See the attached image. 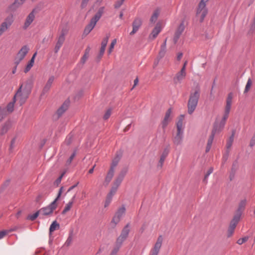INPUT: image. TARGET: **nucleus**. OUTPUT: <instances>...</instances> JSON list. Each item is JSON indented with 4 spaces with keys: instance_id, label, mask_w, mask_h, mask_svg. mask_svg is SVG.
I'll return each instance as SVG.
<instances>
[{
    "instance_id": "obj_32",
    "label": "nucleus",
    "mask_w": 255,
    "mask_h": 255,
    "mask_svg": "<svg viewBox=\"0 0 255 255\" xmlns=\"http://www.w3.org/2000/svg\"><path fill=\"white\" fill-rule=\"evenodd\" d=\"M159 13H160L159 10H158V9L155 10L153 11V14H152V15L150 18V22L151 23H154L156 21V20L158 17V16L159 15Z\"/></svg>"
},
{
    "instance_id": "obj_14",
    "label": "nucleus",
    "mask_w": 255,
    "mask_h": 255,
    "mask_svg": "<svg viewBox=\"0 0 255 255\" xmlns=\"http://www.w3.org/2000/svg\"><path fill=\"white\" fill-rule=\"evenodd\" d=\"M162 29V26L160 22H157L149 35V38L151 40L154 39L160 32Z\"/></svg>"
},
{
    "instance_id": "obj_51",
    "label": "nucleus",
    "mask_w": 255,
    "mask_h": 255,
    "mask_svg": "<svg viewBox=\"0 0 255 255\" xmlns=\"http://www.w3.org/2000/svg\"><path fill=\"white\" fill-rule=\"evenodd\" d=\"M25 0H15L13 5L17 7L21 5Z\"/></svg>"
},
{
    "instance_id": "obj_20",
    "label": "nucleus",
    "mask_w": 255,
    "mask_h": 255,
    "mask_svg": "<svg viewBox=\"0 0 255 255\" xmlns=\"http://www.w3.org/2000/svg\"><path fill=\"white\" fill-rule=\"evenodd\" d=\"M122 156V152L121 151H117L116 153L115 157L112 160V162L110 167L113 169H115V167L118 164Z\"/></svg>"
},
{
    "instance_id": "obj_36",
    "label": "nucleus",
    "mask_w": 255,
    "mask_h": 255,
    "mask_svg": "<svg viewBox=\"0 0 255 255\" xmlns=\"http://www.w3.org/2000/svg\"><path fill=\"white\" fill-rule=\"evenodd\" d=\"M247 203V201L246 199L242 200L239 205V210L240 211H243L246 206Z\"/></svg>"
},
{
    "instance_id": "obj_62",
    "label": "nucleus",
    "mask_w": 255,
    "mask_h": 255,
    "mask_svg": "<svg viewBox=\"0 0 255 255\" xmlns=\"http://www.w3.org/2000/svg\"><path fill=\"white\" fill-rule=\"evenodd\" d=\"M61 47V46L56 44L55 48H54V51H55V53H57L58 52V51L59 50V49H60Z\"/></svg>"
},
{
    "instance_id": "obj_47",
    "label": "nucleus",
    "mask_w": 255,
    "mask_h": 255,
    "mask_svg": "<svg viewBox=\"0 0 255 255\" xmlns=\"http://www.w3.org/2000/svg\"><path fill=\"white\" fill-rule=\"evenodd\" d=\"M118 188L114 187L113 186L112 187L110 192L108 194V196H110L112 197L114 196V195L116 194Z\"/></svg>"
},
{
    "instance_id": "obj_56",
    "label": "nucleus",
    "mask_w": 255,
    "mask_h": 255,
    "mask_svg": "<svg viewBox=\"0 0 255 255\" xmlns=\"http://www.w3.org/2000/svg\"><path fill=\"white\" fill-rule=\"evenodd\" d=\"M124 2V1L122 0H117L115 4V7L116 8H119L123 4Z\"/></svg>"
},
{
    "instance_id": "obj_30",
    "label": "nucleus",
    "mask_w": 255,
    "mask_h": 255,
    "mask_svg": "<svg viewBox=\"0 0 255 255\" xmlns=\"http://www.w3.org/2000/svg\"><path fill=\"white\" fill-rule=\"evenodd\" d=\"M166 51V39L163 43L161 45L160 50L159 52L158 56L161 58L164 57Z\"/></svg>"
},
{
    "instance_id": "obj_33",
    "label": "nucleus",
    "mask_w": 255,
    "mask_h": 255,
    "mask_svg": "<svg viewBox=\"0 0 255 255\" xmlns=\"http://www.w3.org/2000/svg\"><path fill=\"white\" fill-rule=\"evenodd\" d=\"M68 107V104L67 103H64L61 107L57 110V114L61 116L64 112H65Z\"/></svg>"
},
{
    "instance_id": "obj_3",
    "label": "nucleus",
    "mask_w": 255,
    "mask_h": 255,
    "mask_svg": "<svg viewBox=\"0 0 255 255\" xmlns=\"http://www.w3.org/2000/svg\"><path fill=\"white\" fill-rule=\"evenodd\" d=\"M200 97L199 90H196L190 94L188 103V112L191 114L195 110Z\"/></svg>"
},
{
    "instance_id": "obj_13",
    "label": "nucleus",
    "mask_w": 255,
    "mask_h": 255,
    "mask_svg": "<svg viewBox=\"0 0 255 255\" xmlns=\"http://www.w3.org/2000/svg\"><path fill=\"white\" fill-rule=\"evenodd\" d=\"M186 76V72L183 69H181L177 72L173 78V82L175 84H180Z\"/></svg>"
},
{
    "instance_id": "obj_42",
    "label": "nucleus",
    "mask_w": 255,
    "mask_h": 255,
    "mask_svg": "<svg viewBox=\"0 0 255 255\" xmlns=\"http://www.w3.org/2000/svg\"><path fill=\"white\" fill-rule=\"evenodd\" d=\"M9 128V124L8 123H5L1 129V130H0V133L1 134H4L5 133H6L7 132V131L8 130Z\"/></svg>"
},
{
    "instance_id": "obj_37",
    "label": "nucleus",
    "mask_w": 255,
    "mask_h": 255,
    "mask_svg": "<svg viewBox=\"0 0 255 255\" xmlns=\"http://www.w3.org/2000/svg\"><path fill=\"white\" fill-rule=\"evenodd\" d=\"M252 84H253V81L250 78H249L248 80L247 84L246 85L245 89L244 90V93H248L250 91Z\"/></svg>"
},
{
    "instance_id": "obj_35",
    "label": "nucleus",
    "mask_w": 255,
    "mask_h": 255,
    "mask_svg": "<svg viewBox=\"0 0 255 255\" xmlns=\"http://www.w3.org/2000/svg\"><path fill=\"white\" fill-rule=\"evenodd\" d=\"M7 115L5 112L4 107H0V122H1L6 117Z\"/></svg>"
},
{
    "instance_id": "obj_19",
    "label": "nucleus",
    "mask_w": 255,
    "mask_h": 255,
    "mask_svg": "<svg viewBox=\"0 0 255 255\" xmlns=\"http://www.w3.org/2000/svg\"><path fill=\"white\" fill-rule=\"evenodd\" d=\"M141 23V19L139 18H135L132 23V30L130 32V34L133 35L136 33L140 27Z\"/></svg>"
},
{
    "instance_id": "obj_4",
    "label": "nucleus",
    "mask_w": 255,
    "mask_h": 255,
    "mask_svg": "<svg viewBox=\"0 0 255 255\" xmlns=\"http://www.w3.org/2000/svg\"><path fill=\"white\" fill-rule=\"evenodd\" d=\"M104 12V7H101L93 17L91 19L90 23L84 29V33H89L95 26L97 22L99 20Z\"/></svg>"
},
{
    "instance_id": "obj_18",
    "label": "nucleus",
    "mask_w": 255,
    "mask_h": 255,
    "mask_svg": "<svg viewBox=\"0 0 255 255\" xmlns=\"http://www.w3.org/2000/svg\"><path fill=\"white\" fill-rule=\"evenodd\" d=\"M184 116L183 115H181L178 119L177 122L176 123V128L177 132H184Z\"/></svg>"
},
{
    "instance_id": "obj_46",
    "label": "nucleus",
    "mask_w": 255,
    "mask_h": 255,
    "mask_svg": "<svg viewBox=\"0 0 255 255\" xmlns=\"http://www.w3.org/2000/svg\"><path fill=\"white\" fill-rule=\"evenodd\" d=\"M249 239L248 237H245L244 238L239 239L237 242V243L240 245H241L246 242Z\"/></svg>"
},
{
    "instance_id": "obj_34",
    "label": "nucleus",
    "mask_w": 255,
    "mask_h": 255,
    "mask_svg": "<svg viewBox=\"0 0 255 255\" xmlns=\"http://www.w3.org/2000/svg\"><path fill=\"white\" fill-rule=\"evenodd\" d=\"M59 228V224L56 221H54L51 225L49 229V233L51 235L54 231Z\"/></svg>"
},
{
    "instance_id": "obj_50",
    "label": "nucleus",
    "mask_w": 255,
    "mask_h": 255,
    "mask_svg": "<svg viewBox=\"0 0 255 255\" xmlns=\"http://www.w3.org/2000/svg\"><path fill=\"white\" fill-rule=\"evenodd\" d=\"M234 230H235L234 229L229 227V229L228 230L227 233V236L228 238H230L232 236V235L234 234Z\"/></svg>"
},
{
    "instance_id": "obj_57",
    "label": "nucleus",
    "mask_w": 255,
    "mask_h": 255,
    "mask_svg": "<svg viewBox=\"0 0 255 255\" xmlns=\"http://www.w3.org/2000/svg\"><path fill=\"white\" fill-rule=\"evenodd\" d=\"M63 174H62L60 177H59L54 182V185L56 186H58L59 184L61 183L62 178L63 177Z\"/></svg>"
},
{
    "instance_id": "obj_15",
    "label": "nucleus",
    "mask_w": 255,
    "mask_h": 255,
    "mask_svg": "<svg viewBox=\"0 0 255 255\" xmlns=\"http://www.w3.org/2000/svg\"><path fill=\"white\" fill-rule=\"evenodd\" d=\"M33 85V82L31 80H27L24 84H22L20 87H22V92L29 96L31 93Z\"/></svg>"
},
{
    "instance_id": "obj_63",
    "label": "nucleus",
    "mask_w": 255,
    "mask_h": 255,
    "mask_svg": "<svg viewBox=\"0 0 255 255\" xmlns=\"http://www.w3.org/2000/svg\"><path fill=\"white\" fill-rule=\"evenodd\" d=\"M15 140L14 138L12 139L11 141V144L10 146V149L11 150L14 146Z\"/></svg>"
},
{
    "instance_id": "obj_53",
    "label": "nucleus",
    "mask_w": 255,
    "mask_h": 255,
    "mask_svg": "<svg viewBox=\"0 0 255 255\" xmlns=\"http://www.w3.org/2000/svg\"><path fill=\"white\" fill-rule=\"evenodd\" d=\"M121 247H119V246H117L116 245V247L113 250L110 255H117V253L118 252Z\"/></svg>"
},
{
    "instance_id": "obj_27",
    "label": "nucleus",
    "mask_w": 255,
    "mask_h": 255,
    "mask_svg": "<svg viewBox=\"0 0 255 255\" xmlns=\"http://www.w3.org/2000/svg\"><path fill=\"white\" fill-rule=\"evenodd\" d=\"M16 102L15 101H14V99H13V101L9 102L7 106L4 107L5 108V112H6V114L7 115L12 113L14 110V103Z\"/></svg>"
},
{
    "instance_id": "obj_44",
    "label": "nucleus",
    "mask_w": 255,
    "mask_h": 255,
    "mask_svg": "<svg viewBox=\"0 0 255 255\" xmlns=\"http://www.w3.org/2000/svg\"><path fill=\"white\" fill-rule=\"evenodd\" d=\"M39 215H40L39 210L34 214L28 216V219L31 221H33Z\"/></svg>"
},
{
    "instance_id": "obj_52",
    "label": "nucleus",
    "mask_w": 255,
    "mask_h": 255,
    "mask_svg": "<svg viewBox=\"0 0 255 255\" xmlns=\"http://www.w3.org/2000/svg\"><path fill=\"white\" fill-rule=\"evenodd\" d=\"M111 113H112V110L111 109L108 110L106 112V113L104 116V119L105 120H107L108 119H109L111 115Z\"/></svg>"
},
{
    "instance_id": "obj_64",
    "label": "nucleus",
    "mask_w": 255,
    "mask_h": 255,
    "mask_svg": "<svg viewBox=\"0 0 255 255\" xmlns=\"http://www.w3.org/2000/svg\"><path fill=\"white\" fill-rule=\"evenodd\" d=\"M138 79L137 78H136L134 80V84H133V86L132 89H133L138 84Z\"/></svg>"
},
{
    "instance_id": "obj_31",
    "label": "nucleus",
    "mask_w": 255,
    "mask_h": 255,
    "mask_svg": "<svg viewBox=\"0 0 255 255\" xmlns=\"http://www.w3.org/2000/svg\"><path fill=\"white\" fill-rule=\"evenodd\" d=\"M75 198V196L73 197L71 201H69L64 207V209H63L62 211V214H65L67 212L70 210L72 207L73 206V203H74V198Z\"/></svg>"
},
{
    "instance_id": "obj_29",
    "label": "nucleus",
    "mask_w": 255,
    "mask_h": 255,
    "mask_svg": "<svg viewBox=\"0 0 255 255\" xmlns=\"http://www.w3.org/2000/svg\"><path fill=\"white\" fill-rule=\"evenodd\" d=\"M115 173V169L112 168L110 167V169L109 171V172L107 173V175L105 178V182L107 184H108L112 180Z\"/></svg>"
},
{
    "instance_id": "obj_1",
    "label": "nucleus",
    "mask_w": 255,
    "mask_h": 255,
    "mask_svg": "<svg viewBox=\"0 0 255 255\" xmlns=\"http://www.w3.org/2000/svg\"><path fill=\"white\" fill-rule=\"evenodd\" d=\"M233 95L232 93H230L228 95L226 100V105L225 107V111L222 117L221 123L219 124L220 125V129L219 130H221L225 124L226 121L227 120L229 113L230 112L231 109V106L233 103Z\"/></svg>"
},
{
    "instance_id": "obj_38",
    "label": "nucleus",
    "mask_w": 255,
    "mask_h": 255,
    "mask_svg": "<svg viewBox=\"0 0 255 255\" xmlns=\"http://www.w3.org/2000/svg\"><path fill=\"white\" fill-rule=\"evenodd\" d=\"M90 50V49L89 47L86 48V49L85 50V54L83 55V56L82 57V58H81V62L83 63H84L87 60V59L89 57Z\"/></svg>"
},
{
    "instance_id": "obj_39",
    "label": "nucleus",
    "mask_w": 255,
    "mask_h": 255,
    "mask_svg": "<svg viewBox=\"0 0 255 255\" xmlns=\"http://www.w3.org/2000/svg\"><path fill=\"white\" fill-rule=\"evenodd\" d=\"M123 179H124L123 178L118 176V177H117V178L116 179V180L114 181L113 186L116 187L118 188L119 186L122 183Z\"/></svg>"
},
{
    "instance_id": "obj_40",
    "label": "nucleus",
    "mask_w": 255,
    "mask_h": 255,
    "mask_svg": "<svg viewBox=\"0 0 255 255\" xmlns=\"http://www.w3.org/2000/svg\"><path fill=\"white\" fill-rule=\"evenodd\" d=\"M117 40L116 39H114V40H112V41L110 44V47L109 48L108 51L109 54H110L112 53V52L113 51V50L114 48V46L116 45V44L117 43Z\"/></svg>"
},
{
    "instance_id": "obj_2",
    "label": "nucleus",
    "mask_w": 255,
    "mask_h": 255,
    "mask_svg": "<svg viewBox=\"0 0 255 255\" xmlns=\"http://www.w3.org/2000/svg\"><path fill=\"white\" fill-rule=\"evenodd\" d=\"M209 0H201L196 9V17L202 22L207 14V9L206 7Z\"/></svg>"
},
{
    "instance_id": "obj_12",
    "label": "nucleus",
    "mask_w": 255,
    "mask_h": 255,
    "mask_svg": "<svg viewBox=\"0 0 255 255\" xmlns=\"http://www.w3.org/2000/svg\"><path fill=\"white\" fill-rule=\"evenodd\" d=\"M126 212V208L124 207L120 208L114 216L111 224L115 226L121 220V218L124 216Z\"/></svg>"
},
{
    "instance_id": "obj_17",
    "label": "nucleus",
    "mask_w": 255,
    "mask_h": 255,
    "mask_svg": "<svg viewBox=\"0 0 255 255\" xmlns=\"http://www.w3.org/2000/svg\"><path fill=\"white\" fill-rule=\"evenodd\" d=\"M184 28H185V25H184V22H182L178 26V27H177V28L175 31V34H174V36L173 37V41H174V43H176L177 42L181 34L183 32Z\"/></svg>"
},
{
    "instance_id": "obj_60",
    "label": "nucleus",
    "mask_w": 255,
    "mask_h": 255,
    "mask_svg": "<svg viewBox=\"0 0 255 255\" xmlns=\"http://www.w3.org/2000/svg\"><path fill=\"white\" fill-rule=\"evenodd\" d=\"M213 168H210V169H209V170H208L205 176V180L206 179L208 178V176L210 174H211L213 172Z\"/></svg>"
},
{
    "instance_id": "obj_22",
    "label": "nucleus",
    "mask_w": 255,
    "mask_h": 255,
    "mask_svg": "<svg viewBox=\"0 0 255 255\" xmlns=\"http://www.w3.org/2000/svg\"><path fill=\"white\" fill-rule=\"evenodd\" d=\"M34 18H35L34 12V11H32L27 16L25 21L24 22L23 28L24 29H26L31 24V23L33 22Z\"/></svg>"
},
{
    "instance_id": "obj_24",
    "label": "nucleus",
    "mask_w": 255,
    "mask_h": 255,
    "mask_svg": "<svg viewBox=\"0 0 255 255\" xmlns=\"http://www.w3.org/2000/svg\"><path fill=\"white\" fill-rule=\"evenodd\" d=\"M54 77L52 76H50L48 80H47L43 89V91H42V93L43 94H44L45 93H46L50 89V88L51 87V86H52V84L54 80Z\"/></svg>"
},
{
    "instance_id": "obj_7",
    "label": "nucleus",
    "mask_w": 255,
    "mask_h": 255,
    "mask_svg": "<svg viewBox=\"0 0 255 255\" xmlns=\"http://www.w3.org/2000/svg\"><path fill=\"white\" fill-rule=\"evenodd\" d=\"M13 22V16L12 15H10L7 17L0 24V36L8 30Z\"/></svg>"
},
{
    "instance_id": "obj_48",
    "label": "nucleus",
    "mask_w": 255,
    "mask_h": 255,
    "mask_svg": "<svg viewBox=\"0 0 255 255\" xmlns=\"http://www.w3.org/2000/svg\"><path fill=\"white\" fill-rule=\"evenodd\" d=\"M233 140H234V137L233 135V136H231L229 138V139H228V140L227 141L226 146L228 149H229L231 147L233 142Z\"/></svg>"
},
{
    "instance_id": "obj_23",
    "label": "nucleus",
    "mask_w": 255,
    "mask_h": 255,
    "mask_svg": "<svg viewBox=\"0 0 255 255\" xmlns=\"http://www.w3.org/2000/svg\"><path fill=\"white\" fill-rule=\"evenodd\" d=\"M183 137V132L177 131L176 134L173 137V143L177 145L181 144L182 142Z\"/></svg>"
},
{
    "instance_id": "obj_10",
    "label": "nucleus",
    "mask_w": 255,
    "mask_h": 255,
    "mask_svg": "<svg viewBox=\"0 0 255 255\" xmlns=\"http://www.w3.org/2000/svg\"><path fill=\"white\" fill-rule=\"evenodd\" d=\"M57 203L56 201H53L48 206L42 208L39 210L40 215H49L57 208Z\"/></svg>"
},
{
    "instance_id": "obj_45",
    "label": "nucleus",
    "mask_w": 255,
    "mask_h": 255,
    "mask_svg": "<svg viewBox=\"0 0 255 255\" xmlns=\"http://www.w3.org/2000/svg\"><path fill=\"white\" fill-rule=\"evenodd\" d=\"M106 47V46L101 45L100 53L98 56V61H99L101 59V58H102V57L103 56V55L105 52Z\"/></svg>"
},
{
    "instance_id": "obj_5",
    "label": "nucleus",
    "mask_w": 255,
    "mask_h": 255,
    "mask_svg": "<svg viewBox=\"0 0 255 255\" xmlns=\"http://www.w3.org/2000/svg\"><path fill=\"white\" fill-rule=\"evenodd\" d=\"M130 232V225L128 224L123 229L121 233L116 241V245L121 247L124 241L128 238Z\"/></svg>"
},
{
    "instance_id": "obj_6",
    "label": "nucleus",
    "mask_w": 255,
    "mask_h": 255,
    "mask_svg": "<svg viewBox=\"0 0 255 255\" xmlns=\"http://www.w3.org/2000/svg\"><path fill=\"white\" fill-rule=\"evenodd\" d=\"M163 240V237L162 235H159L151 249L149 254L152 255H158L162 247Z\"/></svg>"
},
{
    "instance_id": "obj_21",
    "label": "nucleus",
    "mask_w": 255,
    "mask_h": 255,
    "mask_svg": "<svg viewBox=\"0 0 255 255\" xmlns=\"http://www.w3.org/2000/svg\"><path fill=\"white\" fill-rule=\"evenodd\" d=\"M171 112H172V110L171 108H169L166 111L164 118L162 122V126L163 128H165L167 126V125L170 122V121H171V118L170 116H171Z\"/></svg>"
},
{
    "instance_id": "obj_25",
    "label": "nucleus",
    "mask_w": 255,
    "mask_h": 255,
    "mask_svg": "<svg viewBox=\"0 0 255 255\" xmlns=\"http://www.w3.org/2000/svg\"><path fill=\"white\" fill-rule=\"evenodd\" d=\"M68 31V28L67 27L63 28L60 32V34L58 38L57 41L63 44L65 39V36L67 34Z\"/></svg>"
},
{
    "instance_id": "obj_11",
    "label": "nucleus",
    "mask_w": 255,
    "mask_h": 255,
    "mask_svg": "<svg viewBox=\"0 0 255 255\" xmlns=\"http://www.w3.org/2000/svg\"><path fill=\"white\" fill-rule=\"evenodd\" d=\"M220 129V125H218V124L216 123L214 126V128L213 129L212 134L209 136L208 141H207V144L206 148V152H208L209 151V150L211 149L212 144L214 139V135L217 133L219 132L220 130H219Z\"/></svg>"
},
{
    "instance_id": "obj_28",
    "label": "nucleus",
    "mask_w": 255,
    "mask_h": 255,
    "mask_svg": "<svg viewBox=\"0 0 255 255\" xmlns=\"http://www.w3.org/2000/svg\"><path fill=\"white\" fill-rule=\"evenodd\" d=\"M240 215H237L235 216L230 223L229 227L235 229L237 225L240 220Z\"/></svg>"
},
{
    "instance_id": "obj_58",
    "label": "nucleus",
    "mask_w": 255,
    "mask_h": 255,
    "mask_svg": "<svg viewBox=\"0 0 255 255\" xmlns=\"http://www.w3.org/2000/svg\"><path fill=\"white\" fill-rule=\"evenodd\" d=\"M63 189V187H61L60 188L59 192H58V195H57V197L56 198V199L54 200V201H56V203H57V201L58 200V199H59V198L60 197V196H61V194L62 193Z\"/></svg>"
},
{
    "instance_id": "obj_49",
    "label": "nucleus",
    "mask_w": 255,
    "mask_h": 255,
    "mask_svg": "<svg viewBox=\"0 0 255 255\" xmlns=\"http://www.w3.org/2000/svg\"><path fill=\"white\" fill-rule=\"evenodd\" d=\"M128 172V168H124L120 173V174H119L118 176L122 178H124L125 175H126L127 173Z\"/></svg>"
},
{
    "instance_id": "obj_55",
    "label": "nucleus",
    "mask_w": 255,
    "mask_h": 255,
    "mask_svg": "<svg viewBox=\"0 0 255 255\" xmlns=\"http://www.w3.org/2000/svg\"><path fill=\"white\" fill-rule=\"evenodd\" d=\"M9 231L7 230H3L0 232V240L3 238L8 233Z\"/></svg>"
},
{
    "instance_id": "obj_59",
    "label": "nucleus",
    "mask_w": 255,
    "mask_h": 255,
    "mask_svg": "<svg viewBox=\"0 0 255 255\" xmlns=\"http://www.w3.org/2000/svg\"><path fill=\"white\" fill-rule=\"evenodd\" d=\"M76 155V153L75 152H73L72 153V154L70 156V157H69V159H68L67 160V163L69 164L71 163V162H72V160L73 159V158H74L75 156Z\"/></svg>"
},
{
    "instance_id": "obj_41",
    "label": "nucleus",
    "mask_w": 255,
    "mask_h": 255,
    "mask_svg": "<svg viewBox=\"0 0 255 255\" xmlns=\"http://www.w3.org/2000/svg\"><path fill=\"white\" fill-rule=\"evenodd\" d=\"M167 155V152H164L161 156L159 161V164H158V166H159L160 167H162L163 163L164 161V160H165Z\"/></svg>"
},
{
    "instance_id": "obj_26",
    "label": "nucleus",
    "mask_w": 255,
    "mask_h": 255,
    "mask_svg": "<svg viewBox=\"0 0 255 255\" xmlns=\"http://www.w3.org/2000/svg\"><path fill=\"white\" fill-rule=\"evenodd\" d=\"M37 55V52H35L33 55L32 57H31L30 60L28 62L27 65L25 67V68L24 70L25 73L28 72L30 69L33 67L34 63V60L35 58V57Z\"/></svg>"
},
{
    "instance_id": "obj_54",
    "label": "nucleus",
    "mask_w": 255,
    "mask_h": 255,
    "mask_svg": "<svg viewBox=\"0 0 255 255\" xmlns=\"http://www.w3.org/2000/svg\"><path fill=\"white\" fill-rule=\"evenodd\" d=\"M109 38V36H108V35L106 36V37H105L103 39L102 43H101V45L107 46V44L108 42Z\"/></svg>"
},
{
    "instance_id": "obj_43",
    "label": "nucleus",
    "mask_w": 255,
    "mask_h": 255,
    "mask_svg": "<svg viewBox=\"0 0 255 255\" xmlns=\"http://www.w3.org/2000/svg\"><path fill=\"white\" fill-rule=\"evenodd\" d=\"M113 197L107 195L106 200L104 203V207L106 208L109 206L111 202H112Z\"/></svg>"
},
{
    "instance_id": "obj_61",
    "label": "nucleus",
    "mask_w": 255,
    "mask_h": 255,
    "mask_svg": "<svg viewBox=\"0 0 255 255\" xmlns=\"http://www.w3.org/2000/svg\"><path fill=\"white\" fill-rule=\"evenodd\" d=\"M250 145L251 147H253L254 145H255V135L253 137L252 139H251Z\"/></svg>"
},
{
    "instance_id": "obj_9",
    "label": "nucleus",
    "mask_w": 255,
    "mask_h": 255,
    "mask_svg": "<svg viewBox=\"0 0 255 255\" xmlns=\"http://www.w3.org/2000/svg\"><path fill=\"white\" fill-rule=\"evenodd\" d=\"M22 87H20L13 97L14 101L17 102L20 106L22 105L25 102L28 97V95L22 92Z\"/></svg>"
},
{
    "instance_id": "obj_16",
    "label": "nucleus",
    "mask_w": 255,
    "mask_h": 255,
    "mask_svg": "<svg viewBox=\"0 0 255 255\" xmlns=\"http://www.w3.org/2000/svg\"><path fill=\"white\" fill-rule=\"evenodd\" d=\"M33 85V82L31 80H27L24 84H22L20 87H22V92L29 96L31 93Z\"/></svg>"
},
{
    "instance_id": "obj_8",
    "label": "nucleus",
    "mask_w": 255,
    "mask_h": 255,
    "mask_svg": "<svg viewBox=\"0 0 255 255\" xmlns=\"http://www.w3.org/2000/svg\"><path fill=\"white\" fill-rule=\"evenodd\" d=\"M29 50L27 45L23 46L18 51L15 59V63L18 64L25 57Z\"/></svg>"
}]
</instances>
